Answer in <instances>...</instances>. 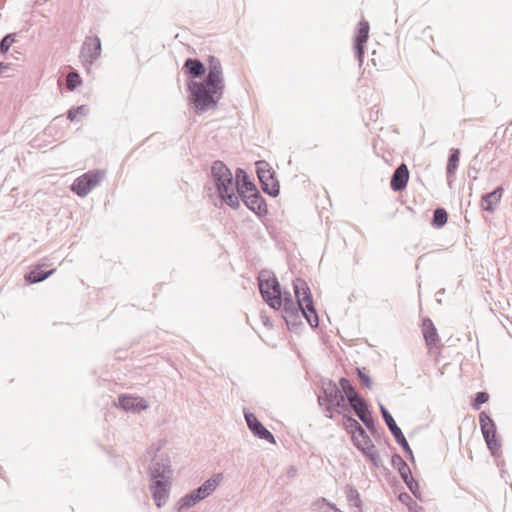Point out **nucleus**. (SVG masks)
<instances>
[{
	"label": "nucleus",
	"instance_id": "6ab92c4d",
	"mask_svg": "<svg viewBox=\"0 0 512 512\" xmlns=\"http://www.w3.org/2000/svg\"><path fill=\"white\" fill-rule=\"evenodd\" d=\"M422 332L429 349L436 347L440 342L437 329L430 318H425L422 321Z\"/></svg>",
	"mask_w": 512,
	"mask_h": 512
},
{
	"label": "nucleus",
	"instance_id": "f257e3e1",
	"mask_svg": "<svg viewBox=\"0 0 512 512\" xmlns=\"http://www.w3.org/2000/svg\"><path fill=\"white\" fill-rule=\"evenodd\" d=\"M208 67L197 58H187L182 70L191 79L187 82L188 101L197 114L215 109L225 90L223 68L220 60L210 55Z\"/></svg>",
	"mask_w": 512,
	"mask_h": 512
},
{
	"label": "nucleus",
	"instance_id": "6e6552de",
	"mask_svg": "<svg viewBox=\"0 0 512 512\" xmlns=\"http://www.w3.org/2000/svg\"><path fill=\"white\" fill-rule=\"evenodd\" d=\"M255 167L263 192L276 197L279 194L280 186L270 164L265 160H259L255 162Z\"/></svg>",
	"mask_w": 512,
	"mask_h": 512
},
{
	"label": "nucleus",
	"instance_id": "c9c22d12",
	"mask_svg": "<svg viewBox=\"0 0 512 512\" xmlns=\"http://www.w3.org/2000/svg\"><path fill=\"white\" fill-rule=\"evenodd\" d=\"M489 400V394L485 391H480L475 394V397L472 401V407L475 410L480 409L481 405L486 403Z\"/></svg>",
	"mask_w": 512,
	"mask_h": 512
},
{
	"label": "nucleus",
	"instance_id": "4c0bfd02",
	"mask_svg": "<svg viewBox=\"0 0 512 512\" xmlns=\"http://www.w3.org/2000/svg\"><path fill=\"white\" fill-rule=\"evenodd\" d=\"M404 483L406 484L407 488L409 489V491L418 499H420L421 497V494H420V486H419V483L417 480H415L412 477H410L409 480H406L404 481Z\"/></svg>",
	"mask_w": 512,
	"mask_h": 512
},
{
	"label": "nucleus",
	"instance_id": "7c9ffc66",
	"mask_svg": "<svg viewBox=\"0 0 512 512\" xmlns=\"http://www.w3.org/2000/svg\"><path fill=\"white\" fill-rule=\"evenodd\" d=\"M345 404H348L347 410L351 408L353 409L354 413H356L357 409H364L368 407L367 402L359 392L349 397V399L345 401Z\"/></svg>",
	"mask_w": 512,
	"mask_h": 512
},
{
	"label": "nucleus",
	"instance_id": "20e7f679",
	"mask_svg": "<svg viewBox=\"0 0 512 512\" xmlns=\"http://www.w3.org/2000/svg\"><path fill=\"white\" fill-rule=\"evenodd\" d=\"M211 177L216 188L218 197L230 208H239V197L234 191V178L227 165L216 160L211 166Z\"/></svg>",
	"mask_w": 512,
	"mask_h": 512
},
{
	"label": "nucleus",
	"instance_id": "7ed1b4c3",
	"mask_svg": "<svg viewBox=\"0 0 512 512\" xmlns=\"http://www.w3.org/2000/svg\"><path fill=\"white\" fill-rule=\"evenodd\" d=\"M259 290L263 300L273 309L281 310V316L288 326V296L282 298L281 286L275 274L269 270H261L257 277Z\"/></svg>",
	"mask_w": 512,
	"mask_h": 512
},
{
	"label": "nucleus",
	"instance_id": "5701e85b",
	"mask_svg": "<svg viewBox=\"0 0 512 512\" xmlns=\"http://www.w3.org/2000/svg\"><path fill=\"white\" fill-rule=\"evenodd\" d=\"M235 177L236 181H234V191L236 195L243 194V193H249L248 185H245L246 183H252L249 179L248 174L246 171L242 168H237L235 171Z\"/></svg>",
	"mask_w": 512,
	"mask_h": 512
},
{
	"label": "nucleus",
	"instance_id": "f704fd0d",
	"mask_svg": "<svg viewBox=\"0 0 512 512\" xmlns=\"http://www.w3.org/2000/svg\"><path fill=\"white\" fill-rule=\"evenodd\" d=\"M354 446L356 447V443H370L371 438L367 434L366 430L361 427V429L357 430L354 436L351 437Z\"/></svg>",
	"mask_w": 512,
	"mask_h": 512
},
{
	"label": "nucleus",
	"instance_id": "37998d69",
	"mask_svg": "<svg viewBox=\"0 0 512 512\" xmlns=\"http://www.w3.org/2000/svg\"><path fill=\"white\" fill-rule=\"evenodd\" d=\"M374 109H375V107H373V108L371 109V112H370V118H371V119L373 118V115L378 114V110L374 112Z\"/></svg>",
	"mask_w": 512,
	"mask_h": 512
},
{
	"label": "nucleus",
	"instance_id": "1a4fd4ad",
	"mask_svg": "<svg viewBox=\"0 0 512 512\" xmlns=\"http://www.w3.org/2000/svg\"><path fill=\"white\" fill-rule=\"evenodd\" d=\"M379 409L381 412L382 419L385 422L390 433L394 437L396 443L402 448V450L404 451L406 456L409 458V460L412 463H414L415 458L413 455V451L410 448L408 441L406 440L401 428L397 425L393 416L391 415L389 410L383 404L379 403Z\"/></svg>",
	"mask_w": 512,
	"mask_h": 512
},
{
	"label": "nucleus",
	"instance_id": "e433bc0d",
	"mask_svg": "<svg viewBox=\"0 0 512 512\" xmlns=\"http://www.w3.org/2000/svg\"><path fill=\"white\" fill-rule=\"evenodd\" d=\"M356 374L361 386L367 389L372 388V380L368 374H366L361 368L358 367L356 368Z\"/></svg>",
	"mask_w": 512,
	"mask_h": 512
},
{
	"label": "nucleus",
	"instance_id": "c03bdc74",
	"mask_svg": "<svg viewBox=\"0 0 512 512\" xmlns=\"http://www.w3.org/2000/svg\"><path fill=\"white\" fill-rule=\"evenodd\" d=\"M374 109H375V107H373V108L371 109V112H370V118H371V119L373 118V115L378 114V110L374 112Z\"/></svg>",
	"mask_w": 512,
	"mask_h": 512
},
{
	"label": "nucleus",
	"instance_id": "423d86ee",
	"mask_svg": "<svg viewBox=\"0 0 512 512\" xmlns=\"http://www.w3.org/2000/svg\"><path fill=\"white\" fill-rule=\"evenodd\" d=\"M479 425L491 456L498 461L502 456V443L494 420L487 412L482 411L479 414ZM497 465L499 466V462Z\"/></svg>",
	"mask_w": 512,
	"mask_h": 512
},
{
	"label": "nucleus",
	"instance_id": "a211bd4d",
	"mask_svg": "<svg viewBox=\"0 0 512 512\" xmlns=\"http://www.w3.org/2000/svg\"><path fill=\"white\" fill-rule=\"evenodd\" d=\"M118 406L125 411L141 412L148 408V403L142 397L121 395L118 398Z\"/></svg>",
	"mask_w": 512,
	"mask_h": 512
},
{
	"label": "nucleus",
	"instance_id": "09e8293b",
	"mask_svg": "<svg viewBox=\"0 0 512 512\" xmlns=\"http://www.w3.org/2000/svg\"><path fill=\"white\" fill-rule=\"evenodd\" d=\"M15 53H16V54L11 53V56H12L13 58L17 59V58H18V57H17V54H20V53H19V51H15Z\"/></svg>",
	"mask_w": 512,
	"mask_h": 512
},
{
	"label": "nucleus",
	"instance_id": "393cba45",
	"mask_svg": "<svg viewBox=\"0 0 512 512\" xmlns=\"http://www.w3.org/2000/svg\"><path fill=\"white\" fill-rule=\"evenodd\" d=\"M340 404H345V401L349 399V397L356 394L358 391L352 384V382L345 377L340 378Z\"/></svg>",
	"mask_w": 512,
	"mask_h": 512
},
{
	"label": "nucleus",
	"instance_id": "58836bf2",
	"mask_svg": "<svg viewBox=\"0 0 512 512\" xmlns=\"http://www.w3.org/2000/svg\"><path fill=\"white\" fill-rule=\"evenodd\" d=\"M87 111L88 109L85 105H80L75 108H71L67 112V119H69L70 121H74L77 115H85Z\"/></svg>",
	"mask_w": 512,
	"mask_h": 512
},
{
	"label": "nucleus",
	"instance_id": "a18cd8bd",
	"mask_svg": "<svg viewBox=\"0 0 512 512\" xmlns=\"http://www.w3.org/2000/svg\"><path fill=\"white\" fill-rule=\"evenodd\" d=\"M289 471H290V477H291L296 472V469L293 466H290Z\"/></svg>",
	"mask_w": 512,
	"mask_h": 512
},
{
	"label": "nucleus",
	"instance_id": "de8ad7c7",
	"mask_svg": "<svg viewBox=\"0 0 512 512\" xmlns=\"http://www.w3.org/2000/svg\"><path fill=\"white\" fill-rule=\"evenodd\" d=\"M15 53H16V54L11 53V56H12L13 58L17 59V58H18V57H17V54H20V53H19V51H15Z\"/></svg>",
	"mask_w": 512,
	"mask_h": 512
},
{
	"label": "nucleus",
	"instance_id": "a19ab883",
	"mask_svg": "<svg viewBox=\"0 0 512 512\" xmlns=\"http://www.w3.org/2000/svg\"><path fill=\"white\" fill-rule=\"evenodd\" d=\"M398 473H399L401 479L403 480V482L406 480H409L410 477H412L411 469L408 466V464L406 466L402 465V468H400L398 470Z\"/></svg>",
	"mask_w": 512,
	"mask_h": 512
},
{
	"label": "nucleus",
	"instance_id": "49530a36",
	"mask_svg": "<svg viewBox=\"0 0 512 512\" xmlns=\"http://www.w3.org/2000/svg\"><path fill=\"white\" fill-rule=\"evenodd\" d=\"M15 53H16V54L11 53V56H12L13 58L17 59V58H18V57H17V54H20V53H19V51H15Z\"/></svg>",
	"mask_w": 512,
	"mask_h": 512
},
{
	"label": "nucleus",
	"instance_id": "79ce46f5",
	"mask_svg": "<svg viewBox=\"0 0 512 512\" xmlns=\"http://www.w3.org/2000/svg\"><path fill=\"white\" fill-rule=\"evenodd\" d=\"M10 68H11V63L0 62V75L2 74V72L9 70Z\"/></svg>",
	"mask_w": 512,
	"mask_h": 512
},
{
	"label": "nucleus",
	"instance_id": "f03ea898",
	"mask_svg": "<svg viewBox=\"0 0 512 512\" xmlns=\"http://www.w3.org/2000/svg\"><path fill=\"white\" fill-rule=\"evenodd\" d=\"M292 286L295 302H293L290 295V330L298 326L299 313H301L312 328H317L319 326V316L308 283L301 278H296L292 281ZM301 324L299 322V325Z\"/></svg>",
	"mask_w": 512,
	"mask_h": 512
},
{
	"label": "nucleus",
	"instance_id": "f8f14e48",
	"mask_svg": "<svg viewBox=\"0 0 512 512\" xmlns=\"http://www.w3.org/2000/svg\"><path fill=\"white\" fill-rule=\"evenodd\" d=\"M243 414L249 430L255 437L272 444L275 443L274 435L259 421L254 413L244 409Z\"/></svg>",
	"mask_w": 512,
	"mask_h": 512
},
{
	"label": "nucleus",
	"instance_id": "412c9836",
	"mask_svg": "<svg viewBox=\"0 0 512 512\" xmlns=\"http://www.w3.org/2000/svg\"><path fill=\"white\" fill-rule=\"evenodd\" d=\"M356 448L371 462L374 467L378 468L380 466L381 458L372 440L370 443H356Z\"/></svg>",
	"mask_w": 512,
	"mask_h": 512
},
{
	"label": "nucleus",
	"instance_id": "bb28decb",
	"mask_svg": "<svg viewBox=\"0 0 512 512\" xmlns=\"http://www.w3.org/2000/svg\"><path fill=\"white\" fill-rule=\"evenodd\" d=\"M312 509L314 512H342L336 504L328 501L324 497L318 498L312 503Z\"/></svg>",
	"mask_w": 512,
	"mask_h": 512
},
{
	"label": "nucleus",
	"instance_id": "473e14b6",
	"mask_svg": "<svg viewBox=\"0 0 512 512\" xmlns=\"http://www.w3.org/2000/svg\"><path fill=\"white\" fill-rule=\"evenodd\" d=\"M398 498L408 507L411 512H417V509L420 508L418 504L412 499V497L406 492L400 493Z\"/></svg>",
	"mask_w": 512,
	"mask_h": 512
},
{
	"label": "nucleus",
	"instance_id": "2eb2a0df",
	"mask_svg": "<svg viewBox=\"0 0 512 512\" xmlns=\"http://www.w3.org/2000/svg\"><path fill=\"white\" fill-rule=\"evenodd\" d=\"M149 489L158 508L164 506L169 497L170 479L150 480Z\"/></svg>",
	"mask_w": 512,
	"mask_h": 512
},
{
	"label": "nucleus",
	"instance_id": "f3484780",
	"mask_svg": "<svg viewBox=\"0 0 512 512\" xmlns=\"http://www.w3.org/2000/svg\"><path fill=\"white\" fill-rule=\"evenodd\" d=\"M409 170L405 163L400 164L393 172L390 179V188L394 192L403 191L408 184Z\"/></svg>",
	"mask_w": 512,
	"mask_h": 512
},
{
	"label": "nucleus",
	"instance_id": "8fccbe9b",
	"mask_svg": "<svg viewBox=\"0 0 512 512\" xmlns=\"http://www.w3.org/2000/svg\"><path fill=\"white\" fill-rule=\"evenodd\" d=\"M472 169H473V173H475V174L478 173V170L475 167H472Z\"/></svg>",
	"mask_w": 512,
	"mask_h": 512
},
{
	"label": "nucleus",
	"instance_id": "4be33fe9",
	"mask_svg": "<svg viewBox=\"0 0 512 512\" xmlns=\"http://www.w3.org/2000/svg\"><path fill=\"white\" fill-rule=\"evenodd\" d=\"M355 414L363 423V425L369 430L371 435L377 437L378 430L376 428L375 419L369 409V406L364 409H357Z\"/></svg>",
	"mask_w": 512,
	"mask_h": 512
},
{
	"label": "nucleus",
	"instance_id": "72a5a7b5",
	"mask_svg": "<svg viewBox=\"0 0 512 512\" xmlns=\"http://www.w3.org/2000/svg\"><path fill=\"white\" fill-rule=\"evenodd\" d=\"M66 82L68 90L73 91L81 85L82 80L77 72H70L67 75Z\"/></svg>",
	"mask_w": 512,
	"mask_h": 512
},
{
	"label": "nucleus",
	"instance_id": "9d476101",
	"mask_svg": "<svg viewBox=\"0 0 512 512\" xmlns=\"http://www.w3.org/2000/svg\"><path fill=\"white\" fill-rule=\"evenodd\" d=\"M104 176L105 172L102 170H90L73 181L71 190L79 197H85L103 180Z\"/></svg>",
	"mask_w": 512,
	"mask_h": 512
},
{
	"label": "nucleus",
	"instance_id": "aec40b11",
	"mask_svg": "<svg viewBox=\"0 0 512 512\" xmlns=\"http://www.w3.org/2000/svg\"><path fill=\"white\" fill-rule=\"evenodd\" d=\"M504 189L502 186L496 187L492 192L482 195V208L485 211L493 213L495 206L500 203Z\"/></svg>",
	"mask_w": 512,
	"mask_h": 512
},
{
	"label": "nucleus",
	"instance_id": "4468645a",
	"mask_svg": "<svg viewBox=\"0 0 512 512\" xmlns=\"http://www.w3.org/2000/svg\"><path fill=\"white\" fill-rule=\"evenodd\" d=\"M369 23L366 20H361L358 23V29L354 37V55L359 65H362L364 60L365 44L369 38Z\"/></svg>",
	"mask_w": 512,
	"mask_h": 512
},
{
	"label": "nucleus",
	"instance_id": "c756f323",
	"mask_svg": "<svg viewBox=\"0 0 512 512\" xmlns=\"http://www.w3.org/2000/svg\"><path fill=\"white\" fill-rule=\"evenodd\" d=\"M342 423L343 427L346 430V432L352 436L357 432V430L361 429L362 425L359 423L358 420L353 418L351 415H343L342 417Z\"/></svg>",
	"mask_w": 512,
	"mask_h": 512
},
{
	"label": "nucleus",
	"instance_id": "39448f33",
	"mask_svg": "<svg viewBox=\"0 0 512 512\" xmlns=\"http://www.w3.org/2000/svg\"><path fill=\"white\" fill-rule=\"evenodd\" d=\"M222 478V473L214 474L211 478L204 481L198 488L182 496L176 503L177 511L181 512L183 510H188L210 496L216 490Z\"/></svg>",
	"mask_w": 512,
	"mask_h": 512
},
{
	"label": "nucleus",
	"instance_id": "ea45409f",
	"mask_svg": "<svg viewBox=\"0 0 512 512\" xmlns=\"http://www.w3.org/2000/svg\"><path fill=\"white\" fill-rule=\"evenodd\" d=\"M391 464L394 468L399 470L403 466H406L407 463L404 461V459L399 454H394L391 458Z\"/></svg>",
	"mask_w": 512,
	"mask_h": 512
},
{
	"label": "nucleus",
	"instance_id": "0eeeda50",
	"mask_svg": "<svg viewBox=\"0 0 512 512\" xmlns=\"http://www.w3.org/2000/svg\"><path fill=\"white\" fill-rule=\"evenodd\" d=\"M323 396H318L320 406H325L326 417L332 418V409L339 407L348 409V404H340V388L332 380H322Z\"/></svg>",
	"mask_w": 512,
	"mask_h": 512
},
{
	"label": "nucleus",
	"instance_id": "c85d7f7f",
	"mask_svg": "<svg viewBox=\"0 0 512 512\" xmlns=\"http://www.w3.org/2000/svg\"><path fill=\"white\" fill-rule=\"evenodd\" d=\"M448 221V213L442 208L438 207L433 212L431 225L435 228H442Z\"/></svg>",
	"mask_w": 512,
	"mask_h": 512
},
{
	"label": "nucleus",
	"instance_id": "9b49d317",
	"mask_svg": "<svg viewBox=\"0 0 512 512\" xmlns=\"http://www.w3.org/2000/svg\"><path fill=\"white\" fill-rule=\"evenodd\" d=\"M248 185L249 193H243L237 195L239 197V201L241 200L245 206L254 212L258 216H263L267 214V205L265 199L262 197L261 193L257 189L254 183H246Z\"/></svg>",
	"mask_w": 512,
	"mask_h": 512
},
{
	"label": "nucleus",
	"instance_id": "b1692460",
	"mask_svg": "<svg viewBox=\"0 0 512 512\" xmlns=\"http://www.w3.org/2000/svg\"><path fill=\"white\" fill-rule=\"evenodd\" d=\"M43 266L44 265L37 266L34 269H32L29 273H27L25 275L26 282H28L29 284H36L42 282L56 271L55 269L45 271L42 268Z\"/></svg>",
	"mask_w": 512,
	"mask_h": 512
},
{
	"label": "nucleus",
	"instance_id": "dca6fc26",
	"mask_svg": "<svg viewBox=\"0 0 512 512\" xmlns=\"http://www.w3.org/2000/svg\"><path fill=\"white\" fill-rule=\"evenodd\" d=\"M171 465L169 458H155L149 468L150 480L170 479Z\"/></svg>",
	"mask_w": 512,
	"mask_h": 512
},
{
	"label": "nucleus",
	"instance_id": "cd10ccee",
	"mask_svg": "<svg viewBox=\"0 0 512 512\" xmlns=\"http://www.w3.org/2000/svg\"><path fill=\"white\" fill-rule=\"evenodd\" d=\"M459 159H460V150L457 148L451 149L449 157H448L447 166H446L447 177H451L455 174V172L458 168Z\"/></svg>",
	"mask_w": 512,
	"mask_h": 512
},
{
	"label": "nucleus",
	"instance_id": "ddd939ff",
	"mask_svg": "<svg viewBox=\"0 0 512 512\" xmlns=\"http://www.w3.org/2000/svg\"><path fill=\"white\" fill-rule=\"evenodd\" d=\"M101 54V41L98 36H87L82 44L80 58L83 63L93 64Z\"/></svg>",
	"mask_w": 512,
	"mask_h": 512
},
{
	"label": "nucleus",
	"instance_id": "2f4dec72",
	"mask_svg": "<svg viewBox=\"0 0 512 512\" xmlns=\"http://www.w3.org/2000/svg\"><path fill=\"white\" fill-rule=\"evenodd\" d=\"M17 33H8L0 40V54L5 55L16 42Z\"/></svg>",
	"mask_w": 512,
	"mask_h": 512
},
{
	"label": "nucleus",
	"instance_id": "a878e982",
	"mask_svg": "<svg viewBox=\"0 0 512 512\" xmlns=\"http://www.w3.org/2000/svg\"><path fill=\"white\" fill-rule=\"evenodd\" d=\"M344 493L350 506L361 509L362 500L358 490L352 484H346L344 487Z\"/></svg>",
	"mask_w": 512,
	"mask_h": 512
}]
</instances>
